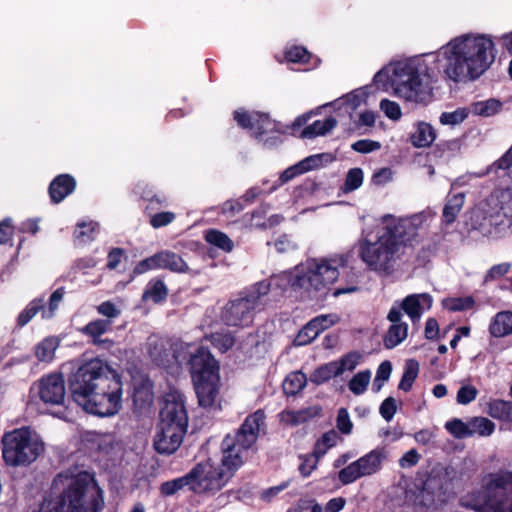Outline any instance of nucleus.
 Instances as JSON below:
<instances>
[{"label":"nucleus","instance_id":"052dcab7","mask_svg":"<svg viewBox=\"0 0 512 512\" xmlns=\"http://www.w3.org/2000/svg\"><path fill=\"white\" fill-rule=\"evenodd\" d=\"M95 228L94 226H79L74 231V240L77 245H83L91 242L94 239Z\"/></svg>","mask_w":512,"mask_h":512},{"label":"nucleus","instance_id":"e433bc0d","mask_svg":"<svg viewBox=\"0 0 512 512\" xmlns=\"http://www.w3.org/2000/svg\"><path fill=\"white\" fill-rule=\"evenodd\" d=\"M335 157L332 153H319L310 155L303 160L299 161L301 166L303 167L304 173L318 169L324 165V163H331L333 162Z\"/></svg>","mask_w":512,"mask_h":512},{"label":"nucleus","instance_id":"c756f323","mask_svg":"<svg viewBox=\"0 0 512 512\" xmlns=\"http://www.w3.org/2000/svg\"><path fill=\"white\" fill-rule=\"evenodd\" d=\"M337 125V120L329 116L325 120H316L312 124L307 125L304 127V129L301 131L300 137L301 138H307V139H313L317 136H324L328 132H330L333 128H335Z\"/></svg>","mask_w":512,"mask_h":512},{"label":"nucleus","instance_id":"a19ab883","mask_svg":"<svg viewBox=\"0 0 512 512\" xmlns=\"http://www.w3.org/2000/svg\"><path fill=\"white\" fill-rule=\"evenodd\" d=\"M186 486L191 490V480L189 473L180 478L162 483L160 486V491L165 496H171Z\"/></svg>","mask_w":512,"mask_h":512},{"label":"nucleus","instance_id":"2f4dec72","mask_svg":"<svg viewBox=\"0 0 512 512\" xmlns=\"http://www.w3.org/2000/svg\"><path fill=\"white\" fill-rule=\"evenodd\" d=\"M408 333V326L405 323L392 324L384 338V346L392 349L400 344Z\"/></svg>","mask_w":512,"mask_h":512},{"label":"nucleus","instance_id":"f257e3e1","mask_svg":"<svg viewBox=\"0 0 512 512\" xmlns=\"http://www.w3.org/2000/svg\"><path fill=\"white\" fill-rule=\"evenodd\" d=\"M73 400L88 413L112 416L121 408L120 376L98 358L82 364L70 378Z\"/></svg>","mask_w":512,"mask_h":512},{"label":"nucleus","instance_id":"8fccbe9b","mask_svg":"<svg viewBox=\"0 0 512 512\" xmlns=\"http://www.w3.org/2000/svg\"><path fill=\"white\" fill-rule=\"evenodd\" d=\"M338 438V433L335 430H329L324 433L321 439L316 443L315 453L318 455H324L329 448L336 445Z\"/></svg>","mask_w":512,"mask_h":512},{"label":"nucleus","instance_id":"393cba45","mask_svg":"<svg viewBox=\"0 0 512 512\" xmlns=\"http://www.w3.org/2000/svg\"><path fill=\"white\" fill-rule=\"evenodd\" d=\"M111 328L109 319H96L89 322L83 329L82 332L93 338L95 345H106L110 347L113 342L110 339H101V335L109 331Z\"/></svg>","mask_w":512,"mask_h":512},{"label":"nucleus","instance_id":"39448f33","mask_svg":"<svg viewBox=\"0 0 512 512\" xmlns=\"http://www.w3.org/2000/svg\"><path fill=\"white\" fill-rule=\"evenodd\" d=\"M187 426L188 415L184 397L178 392L167 394L154 438L155 450L160 454H173L180 447Z\"/></svg>","mask_w":512,"mask_h":512},{"label":"nucleus","instance_id":"e2e57ef3","mask_svg":"<svg viewBox=\"0 0 512 512\" xmlns=\"http://www.w3.org/2000/svg\"><path fill=\"white\" fill-rule=\"evenodd\" d=\"M381 145L378 141L370 140V139H361L354 142L351 145V149L362 154L371 153L380 149Z\"/></svg>","mask_w":512,"mask_h":512},{"label":"nucleus","instance_id":"09e8293b","mask_svg":"<svg viewBox=\"0 0 512 512\" xmlns=\"http://www.w3.org/2000/svg\"><path fill=\"white\" fill-rule=\"evenodd\" d=\"M364 174L361 168H352L348 171L345 182L344 191L351 192L358 189L363 183Z\"/></svg>","mask_w":512,"mask_h":512},{"label":"nucleus","instance_id":"4d7b16f0","mask_svg":"<svg viewBox=\"0 0 512 512\" xmlns=\"http://www.w3.org/2000/svg\"><path fill=\"white\" fill-rule=\"evenodd\" d=\"M319 334L314 323L309 321L298 333L296 341L299 345H305L313 341Z\"/></svg>","mask_w":512,"mask_h":512},{"label":"nucleus","instance_id":"6ab92c4d","mask_svg":"<svg viewBox=\"0 0 512 512\" xmlns=\"http://www.w3.org/2000/svg\"><path fill=\"white\" fill-rule=\"evenodd\" d=\"M77 187L75 177L68 173L55 176L48 186V195L52 204L61 203L66 197L73 194Z\"/></svg>","mask_w":512,"mask_h":512},{"label":"nucleus","instance_id":"b1692460","mask_svg":"<svg viewBox=\"0 0 512 512\" xmlns=\"http://www.w3.org/2000/svg\"><path fill=\"white\" fill-rule=\"evenodd\" d=\"M436 212L427 208L419 213H415L408 217H396L392 214H385L381 217L383 224H426L432 222L436 217Z\"/></svg>","mask_w":512,"mask_h":512},{"label":"nucleus","instance_id":"ddd939ff","mask_svg":"<svg viewBox=\"0 0 512 512\" xmlns=\"http://www.w3.org/2000/svg\"><path fill=\"white\" fill-rule=\"evenodd\" d=\"M266 416L262 410L248 415L237 430L233 441L242 449L249 450L258 440L261 433H265Z\"/></svg>","mask_w":512,"mask_h":512},{"label":"nucleus","instance_id":"6e6552de","mask_svg":"<svg viewBox=\"0 0 512 512\" xmlns=\"http://www.w3.org/2000/svg\"><path fill=\"white\" fill-rule=\"evenodd\" d=\"M482 497L471 505L480 512H512V470L488 474L482 485Z\"/></svg>","mask_w":512,"mask_h":512},{"label":"nucleus","instance_id":"5fc2aeb1","mask_svg":"<svg viewBox=\"0 0 512 512\" xmlns=\"http://www.w3.org/2000/svg\"><path fill=\"white\" fill-rule=\"evenodd\" d=\"M270 290V284L266 281H261L256 283L251 291L247 295H245L246 298H253L254 299V306L258 308L262 304V297L266 296Z\"/></svg>","mask_w":512,"mask_h":512},{"label":"nucleus","instance_id":"9b49d317","mask_svg":"<svg viewBox=\"0 0 512 512\" xmlns=\"http://www.w3.org/2000/svg\"><path fill=\"white\" fill-rule=\"evenodd\" d=\"M386 459V453L382 449H375L358 460L350 463L338 473V479L343 485H348L359 478L371 476L379 472Z\"/></svg>","mask_w":512,"mask_h":512},{"label":"nucleus","instance_id":"37998d69","mask_svg":"<svg viewBox=\"0 0 512 512\" xmlns=\"http://www.w3.org/2000/svg\"><path fill=\"white\" fill-rule=\"evenodd\" d=\"M206 240L212 245L218 248L230 252L233 248V243L229 237L218 230L211 229L206 233Z\"/></svg>","mask_w":512,"mask_h":512},{"label":"nucleus","instance_id":"20e7f679","mask_svg":"<svg viewBox=\"0 0 512 512\" xmlns=\"http://www.w3.org/2000/svg\"><path fill=\"white\" fill-rule=\"evenodd\" d=\"M431 75L425 61L410 59L398 62L393 68L392 76L384 69L379 70L373 77L375 84L390 82L395 94L407 101L427 105L433 98L430 86Z\"/></svg>","mask_w":512,"mask_h":512},{"label":"nucleus","instance_id":"72a5a7b5","mask_svg":"<svg viewBox=\"0 0 512 512\" xmlns=\"http://www.w3.org/2000/svg\"><path fill=\"white\" fill-rule=\"evenodd\" d=\"M339 376L335 362H329L318 367L311 375L310 381L316 385L323 384L333 377Z\"/></svg>","mask_w":512,"mask_h":512},{"label":"nucleus","instance_id":"423d86ee","mask_svg":"<svg viewBox=\"0 0 512 512\" xmlns=\"http://www.w3.org/2000/svg\"><path fill=\"white\" fill-rule=\"evenodd\" d=\"M347 255H336L331 258L312 260L308 263L307 271L295 277L294 288L305 290L311 298L320 299L327 295L329 285L339 277V267L347 265Z\"/></svg>","mask_w":512,"mask_h":512},{"label":"nucleus","instance_id":"bb28decb","mask_svg":"<svg viewBox=\"0 0 512 512\" xmlns=\"http://www.w3.org/2000/svg\"><path fill=\"white\" fill-rule=\"evenodd\" d=\"M465 203V193L459 192L456 194H448L446 203L442 210V221L445 224H452L455 222L457 215L462 210Z\"/></svg>","mask_w":512,"mask_h":512},{"label":"nucleus","instance_id":"a211bd4d","mask_svg":"<svg viewBox=\"0 0 512 512\" xmlns=\"http://www.w3.org/2000/svg\"><path fill=\"white\" fill-rule=\"evenodd\" d=\"M219 382V374H212L208 378L194 380L200 406L207 408L217 404L219 399Z\"/></svg>","mask_w":512,"mask_h":512},{"label":"nucleus","instance_id":"a18cd8bd","mask_svg":"<svg viewBox=\"0 0 512 512\" xmlns=\"http://www.w3.org/2000/svg\"><path fill=\"white\" fill-rule=\"evenodd\" d=\"M209 338L212 345L221 352L230 350L235 344V339L230 333L217 332L211 334Z\"/></svg>","mask_w":512,"mask_h":512},{"label":"nucleus","instance_id":"1a4fd4ad","mask_svg":"<svg viewBox=\"0 0 512 512\" xmlns=\"http://www.w3.org/2000/svg\"><path fill=\"white\" fill-rule=\"evenodd\" d=\"M189 475L191 491L194 493L217 492L230 480V473L222 471L210 460L196 464Z\"/></svg>","mask_w":512,"mask_h":512},{"label":"nucleus","instance_id":"2eb2a0df","mask_svg":"<svg viewBox=\"0 0 512 512\" xmlns=\"http://www.w3.org/2000/svg\"><path fill=\"white\" fill-rule=\"evenodd\" d=\"M38 395L45 404L61 405L65 399V384L62 375L51 374L36 384Z\"/></svg>","mask_w":512,"mask_h":512},{"label":"nucleus","instance_id":"f8f14e48","mask_svg":"<svg viewBox=\"0 0 512 512\" xmlns=\"http://www.w3.org/2000/svg\"><path fill=\"white\" fill-rule=\"evenodd\" d=\"M233 119L242 129L253 130L255 139L262 137L271 132H283L279 128V122L272 120L267 113L254 111L252 113L243 108H239L233 112Z\"/></svg>","mask_w":512,"mask_h":512},{"label":"nucleus","instance_id":"7ed1b4c3","mask_svg":"<svg viewBox=\"0 0 512 512\" xmlns=\"http://www.w3.org/2000/svg\"><path fill=\"white\" fill-rule=\"evenodd\" d=\"M493 49L494 43L486 35H465L454 39L444 52V74L454 82L476 80L494 62Z\"/></svg>","mask_w":512,"mask_h":512},{"label":"nucleus","instance_id":"bf43d9fd","mask_svg":"<svg viewBox=\"0 0 512 512\" xmlns=\"http://www.w3.org/2000/svg\"><path fill=\"white\" fill-rule=\"evenodd\" d=\"M97 312L110 320V325L121 314V310L111 301H104L96 307Z\"/></svg>","mask_w":512,"mask_h":512},{"label":"nucleus","instance_id":"c85d7f7f","mask_svg":"<svg viewBox=\"0 0 512 512\" xmlns=\"http://www.w3.org/2000/svg\"><path fill=\"white\" fill-rule=\"evenodd\" d=\"M436 139V131L427 122H419L411 135V143L414 147H429Z\"/></svg>","mask_w":512,"mask_h":512},{"label":"nucleus","instance_id":"f3484780","mask_svg":"<svg viewBox=\"0 0 512 512\" xmlns=\"http://www.w3.org/2000/svg\"><path fill=\"white\" fill-rule=\"evenodd\" d=\"M263 189L259 186H253L245 191V193L237 199H229L225 201L216 212L225 216L227 219L234 217L242 212L247 206L252 205L261 195Z\"/></svg>","mask_w":512,"mask_h":512},{"label":"nucleus","instance_id":"412c9836","mask_svg":"<svg viewBox=\"0 0 512 512\" xmlns=\"http://www.w3.org/2000/svg\"><path fill=\"white\" fill-rule=\"evenodd\" d=\"M166 205L167 198L165 196L147 201V205L144 208V214L150 218V224H170L175 220V213L161 211V209L166 207Z\"/></svg>","mask_w":512,"mask_h":512},{"label":"nucleus","instance_id":"c9c22d12","mask_svg":"<svg viewBox=\"0 0 512 512\" xmlns=\"http://www.w3.org/2000/svg\"><path fill=\"white\" fill-rule=\"evenodd\" d=\"M307 382L305 374L302 372H293L289 374L283 382V390L287 395H295L301 391Z\"/></svg>","mask_w":512,"mask_h":512},{"label":"nucleus","instance_id":"79ce46f5","mask_svg":"<svg viewBox=\"0 0 512 512\" xmlns=\"http://www.w3.org/2000/svg\"><path fill=\"white\" fill-rule=\"evenodd\" d=\"M371 373L369 370L360 371L349 381L348 387L355 395L363 394L370 382Z\"/></svg>","mask_w":512,"mask_h":512},{"label":"nucleus","instance_id":"9d476101","mask_svg":"<svg viewBox=\"0 0 512 512\" xmlns=\"http://www.w3.org/2000/svg\"><path fill=\"white\" fill-rule=\"evenodd\" d=\"M188 344L181 340H171L157 335L147 339L146 348L151 360L158 366L168 367L174 362H180L186 357Z\"/></svg>","mask_w":512,"mask_h":512},{"label":"nucleus","instance_id":"4c0bfd02","mask_svg":"<svg viewBox=\"0 0 512 512\" xmlns=\"http://www.w3.org/2000/svg\"><path fill=\"white\" fill-rule=\"evenodd\" d=\"M488 413L495 419L511 421L512 403L504 400L492 401Z\"/></svg>","mask_w":512,"mask_h":512},{"label":"nucleus","instance_id":"4468645a","mask_svg":"<svg viewBox=\"0 0 512 512\" xmlns=\"http://www.w3.org/2000/svg\"><path fill=\"white\" fill-rule=\"evenodd\" d=\"M253 298L240 297L228 302L222 313L223 321L229 326H248L252 323L255 310Z\"/></svg>","mask_w":512,"mask_h":512},{"label":"nucleus","instance_id":"69168bd1","mask_svg":"<svg viewBox=\"0 0 512 512\" xmlns=\"http://www.w3.org/2000/svg\"><path fill=\"white\" fill-rule=\"evenodd\" d=\"M397 411V402L393 397L386 398L379 409L381 416L386 421H391Z\"/></svg>","mask_w":512,"mask_h":512},{"label":"nucleus","instance_id":"4be33fe9","mask_svg":"<svg viewBox=\"0 0 512 512\" xmlns=\"http://www.w3.org/2000/svg\"><path fill=\"white\" fill-rule=\"evenodd\" d=\"M154 400L152 383L149 380H141L134 387L133 404L139 414L149 412Z\"/></svg>","mask_w":512,"mask_h":512},{"label":"nucleus","instance_id":"338daca9","mask_svg":"<svg viewBox=\"0 0 512 512\" xmlns=\"http://www.w3.org/2000/svg\"><path fill=\"white\" fill-rule=\"evenodd\" d=\"M352 422L346 408H340L337 415V428L343 434H349L352 431Z\"/></svg>","mask_w":512,"mask_h":512},{"label":"nucleus","instance_id":"864d4df0","mask_svg":"<svg viewBox=\"0 0 512 512\" xmlns=\"http://www.w3.org/2000/svg\"><path fill=\"white\" fill-rule=\"evenodd\" d=\"M467 116L466 109L458 108L453 112H443L440 116V123L443 125H457L462 123Z\"/></svg>","mask_w":512,"mask_h":512},{"label":"nucleus","instance_id":"cd10ccee","mask_svg":"<svg viewBox=\"0 0 512 512\" xmlns=\"http://www.w3.org/2000/svg\"><path fill=\"white\" fill-rule=\"evenodd\" d=\"M489 333L496 338L512 334V311L498 312L491 320Z\"/></svg>","mask_w":512,"mask_h":512},{"label":"nucleus","instance_id":"de8ad7c7","mask_svg":"<svg viewBox=\"0 0 512 512\" xmlns=\"http://www.w3.org/2000/svg\"><path fill=\"white\" fill-rule=\"evenodd\" d=\"M474 299L471 296L463 298H448L443 300V306L449 311H465L473 308Z\"/></svg>","mask_w":512,"mask_h":512},{"label":"nucleus","instance_id":"f704fd0d","mask_svg":"<svg viewBox=\"0 0 512 512\" xmlns=\"http://www.w3.org/2000/svg\"><path fill=\"white\" fill-rule=\"evenodd\" d=\"M59 341L55 337H49L40 342L36 347V357L42 362H49L53 359Z\"/></svg>","mask_w":512,"mask_h":512},{"label":"nucleus","instance_id":"a878e982","mask_svg":"<svg viewBox=\"0 0 512 512\" xmlns=\"http://www.w3.org/2000/svg\"><path fill=\"white\" fill-rule=\"evenodd\" d=\"M157 268L168 269L176 273H184L188 271V265L177 254L171 251H161L156 253Z\"/></svg>","mask_w":512,"mask_h":512},{"label":"nucleus","instance_id":"3c124183","mask_svg":"<svg viewBox=\"0 0 512 512\" xmlns=\"http://www.w3.org/2000/svg\"><path fill=\"white\" fill-rule=\"evenodd\" d=\"M445 428L456 438L471 436L469 423L466 424L460 419H453L447 422Z\"/></svg>","mask_w":512,"mask_h":512},{"label":"nucleus","instance_id":"680f3d73","mask_svg":"<svg viewBox=\"0 0 512 512\" xmlns=\"http://www.w3.org/2000/svg\"><path fill=\"white\" fill-rule=\"evenodd\" d=\"M339 321V317L336 314H325L320 315L311 320L314 323L315 328L319 333L330 328Z\"/></svg>","mask_w":512,"mask_h":512},{"label":"nucleus","instance_id":"774afa93","mask_svg":"<svg viewBox=\"0 0 512 512\" xmlns=\"http://www.w3.org/2000/svg\"><path fill=\"white\" fill-rule=\"evenodd\" d=\"M367 94L364 91L355 90L348 93L343 99V103L346 104L352 110L359 107L366 98Z\"/></svg>","mask_w":512,"mask_h":512},{"label":"nucleus","instance_id":"58836bf2","mask_svg":"<svg viewBox=\"0 0 512 512\" xmlns=\"http://www.w3.org/2000/svg\"><path fill=\"white\" fill-rule=\"evenodd\" d=\"M471 436L478 434L480 436H490L495 429V424L485 417H474L469 421Z\"/></svg>","mask_w":512,"mask_h":512},{"label":"nucleus","instance_id":"5701e85b","mask_svg":"<svg viewBox=\"0 0 512 512\" xmlns=\"http://www.w3.org/2000/svg\"><path fill=\"white\" fill-rule=\"evenodd\" d=\"M426 304L427 308L432 305V297L429 294H412L407 296L402 302V309L411 318L412 322L420 319L422 313L421 305Z\"/></svg>","mask_w":512,"mask_h":512},{"label":"nucleus","instance_id":"7c9ffc66","mask_svg":"<svg viewBox=\"0 0 512 512\" xmlns=\"http://www.w3.org/2000/svg\"><path fill=\"white\" fill-rule=\"evenodd\" d=\"M168 289L165 283L160 279H153L148 283L147 289L143 293V300H152L159 303L167 298Z\"/></svg>","mask_w":512,"mask_h":512},{"label":"nucleus","instance_id":"c03bdc74","mask_svg":"<svg viewBox=\"0 0 512 512\" xmlns=\"http://www.w3.org/2000/svg\"><path fill=\"white\" fill-rule=\"evenodd\" d=\"M502 108V103L494 98L486 101L477 102L475 104V112L480 116H493L497 114Z\"/></svg>","mask_w":512,"mask_h":512},{"label":"nucleus","instance_id":"dca6fc26","mask_svg":"<svg viewBox=\"0 0 512 512\" xmlns=\"http://www.w3.org/2000/svg\"><path fill=\"white\" fill-rule=\"evenodd\" d=\"M189 365L193 380L208 378L219 372L218 362L210 351L203 347L198 348L194 354H191Z\"/></svg>","mask_w":512,"mask_h":512},{"label":"nucleus","instance_id":"0eeeda50","mask_svg":"<svg viewBox=\"0 0 512 512\" xmlns=\"http://www.w3.org/2000/svg\"><path fill=\"white\" fill-rule=\"evenodd\" d=\"M44 443L30 428L14 429L2 437V457L12 467L28 466L43 453Z\"/></svg>","mask_w":512,"mask_h":512},{"label":"nucleus","instance_id":"603ef678","mask_svg":"<svg viewBox=\"0 0 512 512\" xmlns=\"http://www.w3.org/2000/svg\"><path fill=\"white\" fill-rule=\"evenodd\" d=\"M360 356L357 353H348L337 361H334L338 367V374L341 375L345 371H352L358 365Z\"/></svg>","mask_w":512,"mask_h":512},{"label":"nucleus","instance_id":"aec40b11","mask_svg":"<svg viewBox=\"0 0 512 512\" xmlns=\"http://www.w3.org/2000/svg\"><path fill=\"white\" fill-rule=\"evenodd\" d=\"M245 450L240 448L232 439L231 436H226L222 442L223 456L221 459V465H219L222 471H228L230 478L234 472L243 465V452Z\"/></svg>","mask_w":512,"mask_h":512},{"label":"nucleus","instance_id":"0e129e2a","mask_svg":"<svg viewBox=\"0 0 512 512\" xmlns=\"http://www.w3.org/2000/svg\"><path fill=\"white\" fill-rule=\"evenodd\" d=\"M478 391L472 385L462 386L457 392V402L459 404H469L477 397Z\"/></svg>","mask_w":512,"mask_h":512},{"label":"nucleus","instance_id":"6e6d98bb","mask_svg":"<svg viewBox=\"0 0 512 512\" xmlns=\"http://www.w3.org/2000/svg\"><path fill=\"white\" fill-rule=\"evenodd\" d=\"M43 308L42 300H33L28 307L20 313L18 317V324L24 326L27 324L41 309Z\"/></svg>","mask_w":512,"mask_h":512},{"label":"nucleus","instance_id":"ea45409f","mask_svg":"<svg viewBox=\"0 0 512 512\" xmlns=\"http://www.w3.org/2000/svg\"><path fill=\"white\" fill-rule=\"evenodd\" d=\"M287 62L307 64L310 62L312 54L303 46H291L284 52Z\"/></svg>","mask_w":512,"mask_h":512},{"label":"nucleus","instance_id":"13d9d810","mask_svg":"<svg viewBox=\"0 0 512 512\" xmlns=\"http://www.w3.org/2000/svg\"><path fill=\"white\" fill-rule=\"evenodd\" d=\"M380 108L391 120H399L402 116L399 104L389 99H382L380 102Z\"/></svg>","mask_w":512,"mask_h":512},{"label":"nucleus","instance_id":"f03ea898","mask_svg":"<svg viewBox=\"0 0 512 512\" xmlns=\"http://www.w3.org/2000/svg\"><path fill=\"white\" fill-rule=\"evenodd\" d=\"M417 226H371L359 243V256L367 267L390 275L400 255L416 237Z\"/></svg>","mask_w":512,"mask_h":512},{"label":"nucleus","instance_id":"49530a36","mask_svg":"<svg viewBox=\"0 0 512 512\" xmlns=\"http://www.w3.org/2000/svg\"><path fill=\"white\" fill-rule=\"evenodd\" d=\"M270 210V204L261 203L256 209H254L251 213H246L243 216V221L245 224H266L265 220L267 218V214Z\"/></svg>","mask_w":512,"mask_h":512},{"label":"nucleus","instance_id":"473e14b6","mask_svg":"<svg viewBox=\"0 0 512 512\" xmlns=\"http://www.w3.org/2000/svg\"><path fill=\"white\" fill-rule=\"evenodd\" d=\"M419 373V363L415 359H409L405 363V370L401 381L398 385L400 390L408 392L411 390L413 382L417 378Z\"/></svg>","mask_w":512,"mask_h":512}]
</instances>
